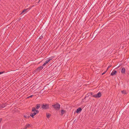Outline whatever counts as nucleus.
<instances>
[{"instance_id": "nucleus-21", "label": "nucleus", "mask_w": 129, "mask_h": 129, "mask_svg": "<svg viewBox=\"0 0 129 129\" xmlns=\"http://www.w3.org/2000/svg\"><path fill=\"white\" fill-rule=\"evenodd\" d=\"M54 56H52L51 57H50L49 58H48V59H49V60L50 61L51 60H52L53 58H54Z\"/></svg>"}, {"instance_id": "nucleus-12", "label": "nucleus", "mask_w": 129, "mask_h": 129, "mask_svg": "<svg viewBox=\"0 0 129 129\" xmlns=\"http://www.w3.org/2000/svg\"><path fill=\"white\" fill-rule=\"evenodd\" d=\"M41 106V104H37L35 106L36 109H39Z\"/></svg>"}, {"instance_id": "nucleus-36", "label": "nucleus", "mask_w": 129, "mask_h": 129, "mask_svg": "<svg viewBox=\"0 0 129 129\" xmlns=\"http://www.w3.org/2000/svg\"><path fill=\"white\" fill-rule=\"evenodd\" d=\"M40 0H39V2H38V3H39V2H40Z\"/></svg>"}, {"instance_id": "nucleus-7", "label": "nucleus", "mask_w": 129, "mask_h": 129, "mask_svg": "<svg viewBox=\"0 0 129 129\" xmlns=\"http://www.w3.org/2000/svg\"><path fill=\"white\" fill-rule=\"evenodd\" d=\"M36 108L33 107L31 110V111L32 112H36L37 113L39 112V111L38 110H36Z\"/></svg>"}, {"instance_id": "nucleus-29", "label": "nucleus", "mask_w": 129, "mask_h": 129, "mask_svg": "<svg viewBox=\"0 0 129 129\" xmlns=\"http://www.w3.org/2000/svg\"><path fill=\"white\" fill-rule=\"evenodd\" d=\"M107 72V71H105L104 73H103L102 74V75H103L104 74H105Z\"/></svg>"}, {"instance_id": "nucleus-28", "label": "nucleus", "mask_w": 129, "mask_h": 129, "mask_svg": "<svg viewBox=\"0 0 129 129\" xmlns=\"http://www.w3.org/2000/svg\"><path fill=\"white\" fill-rule=\"evenodd\" d=\"M5 73V71H2L0 72V75Z\"/></svg>"}, {"instance_id": "nucleus-35", "label": "nucleus", "mask_w": 129, "mask_h": 129, "mask_svg": "<svg viewBox=\"0 0 129 129\" xmlns=\"http://www.w3.org/2000/svg\"><path fill=\"white\" fill-rule=\"evenodd\" d=\"M30 98L29 96L27 98Z\"/></svg>"}, {"instance_id": "nucleus-4", "label": "nucleus", "mask_w": 129, "mask_h": 129, "mask_svg": "<svg viewBox=\"0 0 129 129\" xmlns=\"http://www.w3.org/2000/svg\"><path fill=\"white\" fill-rule=\"evenodd\" d=\"M121 73L123 74H125V69L123 67H121Z\"/></svg>"}, {"instance_id": "nucleus-37", "label": "nucleus", "mask_w": 129, "mask_h": 129, "mask_svg": "<svg viewBox=\"0 0 129 129\" xmlns=\"http://www.w3.org/2000/svg\"><path fill=\"white\" fill-rule=\"evenodd\" d=\"M88 34V33H86V35H87V34Z\"/></svg>"}, {"instance_id": "nucleus-25", "label": "nucleus", "mask_w": 129, "mask_h": 129, "mask_svg": "<svg viewBox=\"0 0 129 129\" xmlns=\"http://www.w3.org/2000/svg\"><path fill=\"white\" fill-rule=\"evenodd\" d=\"M35 71L36 72V73H37L38 72H39V71H38V70L37 68L35 70Z\"/></svg>"}, {"instance_id": "nucleus-13", "label": "nucleus", "mask_w": 129, "mask_h": 129, "mask_svg": "<svg viewBox=\"0 0 129 129\" xmlns=\"http://www.w3.org/2000/svg\"><path fill=\"white\" fill-rule=\"evenodd\" d=\"M30 126V124H27L25 126L24 129H26L28 128H29Z\"/></svg>"}, {"instance_id": "nucleus-26", "label": "nucleus", "mask_w": 129, "mask_h": 129, "mask_svg": "<svg viewBox=\"0 0 129 129\" xmlns=\"http://www.w3.org/2000/svg\"><path fill=\"white\" fill-rule=\"evenodd\" d=\"M43 37V36H41L39 37V39H42Z\"/></svg>"}, {"instance_id": "nucleus-19", "label": "nucleus", "mask_w": 129, "mask_h": 129, "mask_svg": "<svg viewBox=\"0 0 129 129\" xmlns=\"http://www.w3.org/2000/svg\"><path fill=\"white\" fill-rule=\"evenodd\" d=\"M94 6L95 5L93 3H92L91 4L90 7H91L92 8H93Z\"/></svg>"}, {"instance_id": "nucleus-6", "label": "nucleus", "mask_w": 129, "mask_h": 129, "mask_svg": "<svg viewBox=\"0 0 129 129\" xmlns=\"http://www.w3.org/2000/svg\"><path fill=\"white\" fill-rule=\"evenodd\" d=\"M82 110V109L81 107H79L77 109L76 112L77 113H80L81 112Z\"/></svg>"}, {"instance_id": "nucleus-8", "label": "nucleus", "mask_w": 129, "mask_h": 129, "mask_svg": "<svg viewBox=\"0 0 129 129\" xmlns=\"http://www.w3.org/2000/svg\"><path fill=\"white\" fill-rule=\"evenodd\" d=\"M117 73V72L116 71L114 70L111 73V75L112 76H113L115 75H116Z\"/></svg>"}, {"instance_id": "nucleus-5", "label": "nucleus", "mask_w": 129, "mask_h": 129, "mask_svg": "<svg viewBox=\"0 0 129 129\" xmlns=\"http://www.w3.org/2000/svg\"><path fill=\"white\" fill-rule=\"evenodd\" d=\"M39 112H34L33 113H31L30 114V115L33 118H34V116L36 115L37 114H38Z\"/></svg>"}, {"instance_id": "nucleus-27", "label": "nucleus", "mask_w": 129, "mask_h": 129, "mask_svg": "<svg viewBox=\"0 0 129 129\" xmlns=\"http://www.w3.org/2000/svg\"><path fill=\"white\" fill-rule=\"evenodd\" d=\"M116 66L117 67L116 68V69H118L120 66V65L119 66L118 64H117Z\"/></svg>"}, {"instance_id": "nucleus-18", "label": "nucleus", "mask_w": 129, "mask_h": 129, "mask_svg": "<svg viewBox=\"0 0 129 129\" xmlns=\"http://www.w3.org/2000/svg\"><path fill=\"white\" fill-rule=\"evenodd\" d=\"M28 8H27L26 9H25L23 10L22 11V13H24L25 12H26L27 11V10L28 9Z\"/></svg>"}, {"instance_id": "nucleus-2", "label": "nucleus", "mask_w": 129, "mask_h": 129, "mask_svg": "<svg viewBox=\"0 0 129 129\" xmlns=\"http://www.w3.org/2000/svg\"><path fill=\"white\" fill-rule=\"evenodd\" d=\"M52 106L56 110H58L60 108V105L58 103H56L55 104H54L53 105H52Z\"/></svg>"}, {"instance_id": "nucleus-1", "label": "nucleus", "mask_w": 129, "mask_h": 129, "mask_svg": "<svg viewBox=\"0 0 129 129\" xmlns=\"http://www.w3.org/2000/svg\"><path fill=\"white\" fill-rule=\"evenodd\" d=\"M41 106L43 109L46 110L49 108V105L48 104H42Z\"/></svg>"}, {"instance_id": "nucleus-24", "label": "nucleus", "mask_w": 129, "mask_h": 129, "mask_svg": "<svg viewBox=\"0 0 129 129\" xmlns=\"http://www.w3.org/2000/svg\"><path fill=\"white\" fill-rule=\"evenodd\" d=\"M111 66V65H109L108 66L107 68V69L106 71H107V70H108L109 69Z\"/></svg>"}, {"instance_id": "nucleus-17", "label": "nucleus", "mask_w": 129, "mask_h": 129, "mask_svg": "<svg viewBox=\"0 0 129 129\" xmlns=\"http://www.w3.org/2000/svg\"><path fill=\"white\" fill-rule=\"evenodd\" d=\"M90 95V93H88L86 95L85 97L84 98V99H85L86 97H88Z\"/></svg>"}, {"instance_id": "nucleus-9", "label": "nucleus", "mask_w": 129, "mask_h": 129, "mask_svg": "<svg viewBox=\"0 0 129 129\" xmlns=\"http://www.w3.org/2000/svg\"><path fill=\"white\" fill-rule=\"evenodd\" d=\"M50 61L49 59L48 58V59L46 60L45 62L43 65V66H45Z\"/></svg>"}, {"instance_id": "nucleus-11", "label": "nucleus", "mask_w": 129, "mask_h": 129, "mask_svg": "<svg viewBox=\"0 0 129 129\" xmlns=\"http://www.w3.org/2000/svg\"><path fill=\"white\" fill-rule=\"evenodd\" d=\"M43 66H41L38 67L37 68L38 70V71H39V72L41 70H42L43 69Z\"/></svg>"}, {"instance_id": "nucleus-3", "label": "nucleus", "mask_w": 129, "mask_h": 129, "mask_svg": "<svg viewBox=\"0 0 129 129\" xmlns=\"http://www.w3.org/2000/svg\"><path fill=\"white\" fill-rule=\"evenodd\" d=\"M102 94L101 93L99 92L96 94H95V95H93V97H95L96 98H100Z\"/></svg>"}, {"instance_id": "nucleus-23", "label": "nucleus", "mask_w": 129, "mask_h": 129, "mask_svg": "<svg viewBox=\"0 0 129 129\" xmlns=\"http://www.w3.org/2000/svg\"><path fill=\"white\" fill-rule=\"evenodd\" d=\"M90 95H91V96L93 97V95H95V94L93 93L92 92H90Z\"/></svg>"}, {"instance_id": "nucleus-34", "label": "nucleus", "mask_w": 129, "mask_h": 129, "mask_svg": "<svg viewBox=\"0 0 129 129\" xmlns=\"http://www.w3.org/2000/svg\"><path fill=\"white\" fill-rule=\"evenodd\" d=\"M23 13H22V12H21L20 13V15L22 14H23Z\"/></svg>"}, {"instance_id": "nucleus-31", "label": "nucleus", "mask_w": 129, "mask_h": 129, "mask_svg": "<svg viewBox=\"0 0 129 129\" xmlns=\"http://www.w3.org/2000/svg\"><path fill=\"white\" fill-rule=\"evenodd\" d=\"M3 119L2 118H0V122H1V121Z\"/></svg>"}, {"instance_id": "nucleus-20", "label": "nucleus", "mask_w": 129, "mask_h": 129, "mask_svg": "<svg viewBox=\"0 0 129 129\" xmlns=\"http://www.w3.org/2000/svg\"><path fill=\"white\" fill-rule=\"evenodd\" d=\"M53 62L51 63H50L48 66V67L49 68H50V67L51 66H52V64H54V63Z\"/></svg>"}, {"instance_id": "nucleus-14", "label": "nucleus", "mask_w": 129, "mask_h": 129, "mask_svg": "<svg viewBox=\"0 0 129 129\" xmlns=\"http://www.w3.org/2000/svg\"><path fill=\"white\" fill-rule=\"evenodd\" d=\"M121 92L122 94H127L126 91L125 90H123Z\"/></svg>"}, {"instance_id": "nucleus-32", "label": "nucleus", "mask_w": 129, "mask_h": 129, "mask_svg": "<svg viewBox=\"0 0 129 129\" xmlns=\"http://www.w3.org/2000/svg\"><path fill=\"white\" fill-rule=\"evenodd\" d=\"M33 74H35V73H36V72L35 71V70H34V71H33Z\"/></svg>"}, {"instance_id": "nucleus-33", "label": "nucleus", "mask_w": 129, "mask_h": 129, "mask_svg": "<svg viewBox=\"0 0 129 129\" xmlns=\"http://www.w3.org/2000/svg\"><path fill=\"white\" fill-rule=\"evenodd\" d=\"M34 96V95H30V96H29V97H30V98H31V97H32V96Z\"/></svg>"}, {"instance_id": "nucleus-22", "label": "nucleus", "mask_w": 129, "mask_h": 129, "mask_svg": "<svg viewBox=\"0 0 129 129\" xmlns=\"http://www.w3.org/2000/svg\"><path fill=\"white\" fill-rule=\"evenodd\" d=\"M24 118H30V117L29 116H27L24 115Z\"/></svg>"}, {"instance_id": "nucleus-30", "label": "nucleus", "mask_w": 129, "mask_h": 129, "mask_svg": "<svg viewBox=\"0 0 129 129\" xmlns=\"http://www.w3.org/2000/svg\"><path fill=\"white\" fill-rule=\"evenodd\" d=\"M94 32L93 34V35H92V36H93V37H94L95 36V35H96V34H94Z\"/></svg>"}, {"instance_id": "nucleus-16", "label": "nucleus", "mask_w": 129, "mask_h": 129, "mask_svg": "<svg viewBox=\"0 0 129 129\" xmlns=\"http://www.w3.org/2000/svg\"><path fill=\"white\" fill-rule=\"evenodd\" d=\"M66 112V111L63 110H62L61 111V115H62L63 114Z\"/></svg>"}, {"instance_id": "nucleus-10", "label": "nucleus", "mask_w": 129, "mask_h": 129, "mask_svg": "<svg viewBox=\"0 0 129 129\" xmlns=\"http://www.w3.org/2000/svg\"><path fill=\"white\" fill-rule=\"evenodd\" d=\"M6 106L5 104L3 103L1 105L0 104V109Z\"/></svg>"}, {"instance_id": "nucleus-15", "label": "nucleus", "mask_w": 129, "mask_h": 129, "mask_svg": "<svg viewBox=\"0 0 129 129\" xmlns=\"http://www.w3.org/2000/svg\"><path fill=\"white\" fill-rule=\"evenodd\" d=\"M51 114L48 113H46V116L48 118H49L51 116Z\"/></svg>"}]
</instances>
